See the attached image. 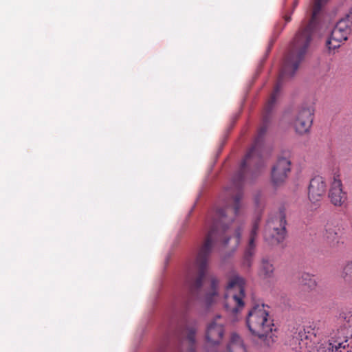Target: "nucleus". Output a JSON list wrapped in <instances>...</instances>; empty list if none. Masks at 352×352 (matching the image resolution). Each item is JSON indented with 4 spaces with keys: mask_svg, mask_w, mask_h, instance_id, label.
<instances>
[{
    "mask_svg": "<svg viewBox=\"0 0 352 352\" xmlns=\"http://www.w3.org/2000/svg\"><path fill=\"white\" fill-rule=\"evenodd\" d=\"M227 289L229 291L236 289L239 292L238 294H231V300L233 302L234 305L230 306L228 303L224 304V308L228 312L232 314H236L240 309L244 307V302L243 298L245 296V280L244 279L238 276H233L227 286Z\"/></svg>",
    "mask_w": 352,
    "mask_h": 352,
    "instance_id": "obj_4",
    "label": "nucleus"
},
{
    "mask_svg": "<svg viewBox=\"0 0 352 352\" xmlns=\"http://www.w3.org/2000/svg\"><path fill=\"white\" fill-rule=\"evenodd\" d=\"M347 340L342 342L338 340H329L320 344L316 348V352H352V346L347 344L348 349H346Z\"/></svg>",
    "mask_w": 352,
    "mask_h": 352,
    "instance_id": "obj_13",
    "label": "nucleus"
},
{
    "mask_svg": "<svg viewBox=\"0 0 352 352\" xmlns=\"http://www.w3.org/2000/svg\"><path fill=\"white\" fill-rule=\"evenodd\" d=\"M230 239V237L225 236L223 241V243L224 245H227L229 243V241Z\"/></svg>",
    "mask_w": 352,
    "mask_h": 352,
    "instance_id": "obj_25",
    "label": "nucleus"
},
{
    "mask_svg": "<svg viewBox=\"0 0 352 352\" xmlns=\"http://www.w3.org/2000/svg\"><path fill=\"white\" fill-rule=\"evenodd\" d=\"M264 303L254 304L248 311L246 318V324L252 335L260 339L265 340L271 337L274 324L268 318V311L265 309Z\"/></svg>",
    "mask_w": 352,
    "mask_h": 352,
    "instance_id": "obj_2",
    "label": "nucleus"
},
{
    "mask_svg": "<svg viewBox=\"0 0 352 352\" xmlns=\"http://www.w3.org/2000/svg\"><path fill=\"white\" fill-rule=\"evenodd\" d=\"M259 221L260 220L258 218L253 223L252 228L250 233L248 244L245 248L243 255V265L248 269L252 266L253 256L255 253V240L258 234Z\"/></svg>",
    "mask_w": 352,
    "mask_h": 352,
    "instance_id": "obj_10",
    "label": "nucleus"
},
{
    "mask_svg": "<svg viewBox=\"0 0 352 352\" xmlns=\"http://www.w3.org/2000/svg\"><path fill=\"white\" fill-rule=\"evenodd\" d=\"M351 27L352 16L349 14L337 22L331 32L329 38L326 42L329 50L338 48L342 42L347 40L351 32Z\"/></svg>",
    "mask_w": 352,
    "mask_h": 352,
    "instance_id": "obj_3",
    "label": "nucleus"
},
{
    "mask_svg": "<svg viewBox=\"0 0 352 352\" xmlns=\"http://www.w3.org/2000/svg\"><path fill=\"white\" fill-rule=\"evenodd\" d=\"M228 352H245L241 339L236 333H232L227 347Z\"/></svg>",
    "mask_w": 352,
    "mask_h": 352,
    "instance_id": "obj_16",
    "label": "nucleus"
},
{
    "mask_svg": "<svg viewBox=\"0 0 352 352\" xmlns=\"http://www.w3.org/2000/svg\"><path fill=\"white\" fill-rule=\"evenodd\" d=\"M270 122V120H263V125L259 129L252 146L241 162L239 170L232 177V184L237 192L234 195L230 192L232 188H226L229 198L226 201V207L210 212L207 217L206 226L209 228V230L203 243L198 249L194 265L187 271L185 280L186 286L192 294L202 287L214 242L223 236L233 221V218L228 217V214L232 212L234 215H237L239 211L240 201L243 197L241 186L248 166L253 167L256 170L265 166V162L262 157L263 137Z\"/></svg>",
    "mask_w": 352,
    "mask_h": 352,
    "instance_id": "obj_1",
    "label": "nucleus"
},
{
    "mask_svg": "<svg viewBox=\"0 0 352 352\" xmlns=\"http://www.w3.org/2000/svg\"><path fill=\"white\" fill-rule=\"evenodd\" d=\"M322 237L329 246L333 248L338 246L341 239L340 227L333 223H327L322 232Z\"/></svg>",
    "mask_w": 352,
    "mask_h": 352,
    "instance_id": "obj_12",
    "label": "nucleus"
},
{
    "mask_svg": "<svg viewBox=\"0 0 352 352\" xmlns=\"http://www.w3.org/2000/svg\"><path fill=\"white\" fill-rule=\"evenodd\" d=\"M234 238L236 240V246H238L240 243L241 238V228L240 227L237 228L235 230Z\"/></svg>",
    "mask_w": 352,
    "mask_h": 352,
    "instance_id": "obj_22",
    "label": "nucleus"
},
{
    "mask_svg": "<svg viewBox=\"0 0 352 352\" xmlns=\"http://www.w3.org/2000/svg\"><path fill=\"white\" fill-rule=\"evenodd\" d=\"M328 196L331 203L335 206H341L347 199L346 193L343 191L340 175L338 172L333 173Z\"/></svg>",
    "mask_w": 352,
    "mask_h": 352,
    "instance_id": "obj_8",
    "label": "nucleus"
},
{
    "mask_svg": "<svg viewBox=\"0 0 352 352\" xmlns=\"http://www.w3.org/2000/svg\"><path fill=\"white\" fill-rule=\"evenodd\" d=\"M293 11H292L291 12L289 13H286L284 16H283V19L285 21V23H288L291 21L292 18H291V15L292 14Z\"/></svg>",
    "mask_w": 352,
    "mask_h": 352,
    "instance_id": "obj_23",
    "label": "nucleus"
},
{
    "mask_svg": "<svg viewBox=\"0 0 352 352\" xmlns=\"http://www.w3.org/2000/svg\"><path fill=\"white\" fill-rule=\"evenodd\" d=\"M220 318H221V316H220V315H217V316H215V318H214V320H215V321H216V320H217V319Z\"/></svg>",
    "mask_w": 352,
    "mask_h": 352,
    "instance_id": "obj_26",
    "label": "nucleus"
},
{
    "mask_svg": "<svg viewBox=\"0 0 352 352\" xmlns=\"http://www.w3.org/2000/svg\"><path fill=\"white\" fill-rule=\"evenodd\" d=\"M274 267L272 262L267 258H263L261 260V267L259 270V276L265 279L273 277Z\"/></svg>",
    "mask_w": 352,
    "mask_h": 352,
    "instance_id": "obj_15",
    "label": "nucleus"
},
{
    "mask_svg": "<svg viewBox=\"0 0 352 352\" xmlns=\"http://www.w3.org/2000/svg\"><path fill=\"white\" fill-rule=\"evenodd\" d=\"M285 24L283 25V26H281L280 28H278V25H277L275 28H276V31H278V34H280L283 31V30L285 28Z\"/></svg>",
    "mask_w": 352,
    "mask_h": 352,
    "instance_id": "obj_24",
    "label": "nucleus"
},
{
    "mask_svg": "<svg viewBox=\"0 0 352 352\" xmlns=\"http://www.w3.org/2000/svg\"><path fill=\"white\" fill-rule=\"evenodd\" d=\"M198 329V324L196 321H194L190 324L188 325L186 329V335L182 345H187V351L185 352H195L196 344V333ZM182 352H184L183 349Z\"/></svg>",
    "mask_w": 352,
    "mask_h": 352,
    "instance_id": "obj_14",
    "label": "nucleus"
},
{
    "mask_svg": "<svg viewBox=\"0 0 352 352\" xmlns=\"http://www.w3.org/2000/svg\"><path fill=\"white\" fill-rule=\"evenodd\" d=\"M327 184L321 176L313 177L308 187V197L312 203L320 201L326 194Z\"/></svg>",
    "mask_w": 352,
    "mask_h": 352,
    "instance_id": "obj_9",
    "label": "nucleus"
},
{
    "mask_svg": "<svg viewBox=\"0 0 352 352\" xmlns=\"http://www.w3.org/2000/svg\"><path fill=\"white\" fill-rule=\"evenodd\" d=\"M218 286H219V280L215 277H212L211 278L212 292L207 294L206 296V302L208 305H210L212 304V302H213L214 297L217 295Z\"/></svg>",
    "mask_w": 352,
    "mask_h": 352,
    "instance_id": "obj_18",
    "label": "nucleus"
},
{
    "mask_svg": "<svg viewBox=\"0 0 352 352\" xmlns=\"http://www.w3.org/2000/svg\"><path fill=\"white\" fill-rule=\"evenodd\" d=\"M274 223H267L265 240L272 245H277L282 243L287 236V230L285 227H276Z\"/></svg>",
    "mask_w": 352,
    "mask_h": 352,
    "instance_id": "obj_11",
    "label": "nucleus"
},
{
    "mask_svg": "<svg viewBox=\"0 0 352 352\" xmlns=\"http://www.w3.org/2000/svg\"><path fill=\"white\" fill-rule=\"evenodd\" d=\"M328 0H316L314 2L312 17L314 18L320 11L323 3H326Z\"/></svg>",
    "mask_w": 352,
    "mask_h": 352,
    "instance_id": "obj_21",
    "label": "nucleus"
},
{
    "mask_svg": "<svg viewBox=\"0 0 352 352\" xmlns=\"http://www.w3.org/2000/svg\"><path fill=\"white\" fill-rule=\"evenodd\" d=\"M299 282L300 284L307 286L309 289H314L317 285L314 276L308 273L302 274Z\"/></svg>",
    "mask_w": 352,
    "mask_h": 352,
    "instance_id": "obj_19",
    "label": "nucleus"
},
{
    "mask_svg": "<svg viewBox=\"0 0 352 352\" xmlns=\"http://www.w3.org/2000/svg\"><path fill=\"white\" fill-rule=\"evenodd\" d=\"M342 277L346 283H352V261L346 263L342 270Z\"/></svg>",
    "mask_w": 352,
    "mask_h": 352,
    "instance_id": "obj_20",
    "label": "nucleus"
},
{
    "mask_svg": "<svg viewBox=\"0 0 352 352\" xmlns=\"http://www.w3.org/2000/svg\"><path fill=\"white\" fill-rule=\"evenodd\" d=\"M267 223H274L276 225V228L278 227H285L286 228L287 221H286V214L285 210L284 207H280L279 208L278 212L272 217L270 220H268Z\"/></svg>",
    "mask_w": 352,
    "mask_h": 352,
    "instance_id": "obj_17",
    "label": "nucleus"
},
{
    "mask_svg": "<svg viewBox=\"0 0 352 352\" xmlns=\"http://www.w3.org/2000/svg\"><path fill=\"white\" fill-rule=\"evenodd\" d=\"M314 109L312 106L302 105L298 110L293 120L296 133L303 135L309 131L313 124Z\"/></svg>",
    "mask_w": 352,
    "mask_h": 352,
    "instance_id": "obj_5",
    "label": "nucleus"
},
{
    "mask_svg": "<svg viewBox=\"0 0 352 352\" xmlns=\"http://www.w3.org/2000/svg\"><path fill=\"white\" fill-rule=\"evenodd\" d=\"M292 163L289 159L285 157H278L273 166L271 173V179L276 187L283 184L291 172Z\"/></svg>",
    "mask_w": 352,
    "mask_h": 352,
    "instance_id": "obj_6",
    "label": "nucleus"
},
{
    "mask_svg": "<svg viewBox=\"0 0 352 352\" xmlns=\"http://www.w3.org/2000/svg\"><path fill=\"white\" fill-rule=\"evenodd\" d=\"M225 329L221 324L212 320L208 323L205 331V342L207 347L218 346L222 341Z\"/></svg>",
    "mask_w": 352,
    "mask_h": 352,
    "instance_id": "obj_7",
    "label": "nucleus"
}]
</instances>
